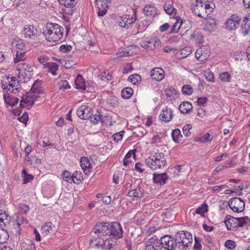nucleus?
<instances>
[{"mask_svg":"<svg viewBox=\"0 0 250 250\" xmlns=\"http://www.w3.org/2000/svg\"><path fill=\"white\" fill-rule=\"evenodd\" d=\"M63 30L61 25L50 22L46 24L43 34L48 42H56L62 38Z\"/></svg>","mask_w":250,"mask_h":250,"instance_id":"nucleus-1","label":"nucleus"},{"mask_svg":"<svg viewBox=\"0 0 250 250\" xmlns=\"http://www.w3.org/2000/svg\"><path fill=\"white\" fill-rule=\"evenodd\" d=\"M145 164L151 169L162 168L167 164L166 158L163 152H155L145 161Z\"/></svg>","mask_w":250,"mask_h":250,"instance_id":"nucleus-2","label":"nucleus"},{"mask_svg":"<svg viewBox=\"0 0 250 250\" xmlns=\"http://www.w3.org/2000/svg\"><path fill=\"white\" fill-rule=\"evenodd\" d=\"M175 241L179 248L188 249L191 247L192 236L191 234L187 231H179L175 235Z\"/></svg>","mask_w":250,"mask_h":250,"instance_id":"nucleus-3","label":"nucleus"},{"mask_svg":"<svg viewBox=\"0 0 250 250\" xmlns=\"http://www.w3.org/2000/svg\"><path fill=\"white\" fill-rule=\"evenodd\" d=\"M228 205L230 208L234 212H242L245 207V202L240 198L233 197L229 199Z\"/></svg>","mask_w":250,"mask_h":250,"instance_id":"nucleus-4","label":"nucleus"},{"mask_svg":"<svg viewBox=\"0 0 250 250\" xmlns=\"http://www.w3.org/2000/svg\"><path fill=\"white\" fill-rule=\"evenodd\" d=\"M22 34L23 37L27 41L36 40L38 37V32L33 25H26L23 29Z\"/></svg>","mask_w":250,"mask_h":250,"instance_id":"nucleus-5","label":"nucleus"},{"mask_svg":"<svg viewBox=\"0 0 250 250\" xmlns=\"http://www.w3.org/2000/svg\"><path fill=\"white\" fill-rule=\"evenodd\" d=\"M162 247L167 250H173L175 247H177L175 241V238L167 235L162 237L160 240Z\"/></svg>","mask_w":250,"mask_h":250,"instance_id":"nucleus-6","label":"nucleus"},{"mask_svg":"<svg viewBox=\"0 0 250 250\" xmlns=\"http://www.w3.org/2000/svg\"><path fill=\"white\" fill-rule=\"evenodd\" d=\"M111 229L109 231V236L117 240L123 236V230L121 225L117 222H113L110 224Z\"/></svg>","mask_w":250,"mask_h":250,"instance_id":"nucleus-7","label":"nucleus"},{"mask_svg":"<svg viewBox=\"0 0 250 250\" xmlns=\"http://www.w3.org/2000/svg\"><path fill=\"white\" fill-rule=\"evenodd\" d=\"M111 229L110 224L107 223H100L95 226L94 232L100 236H109V231Z\"/></svg>","mask_w":250,"mask_h":250,"instance_id":"nucleus-8","label":"nucleus"},{"mask_svg":"<svg viewBox=\"0 0 250 250\" xmlns=\"http://www.w3.org/2000/svg\"><path fill=\"white\" fill-rule=\"evenodd\" d=\"M241 19V18L237 15H231L225 22L226 28L230 30H235L239 26Z\"/></svg>","mask_w":250,"mask_h":250,"instance_id":"nucleus-9","label":"nucleus"},{"mask_svg":"<svg viewBox=\"0 0 250 250\" xmlns=\"http://www.w3.org/2000/svg\"><path fill=\"white\" fill-rule=\"evenodd\" d=\"M18 83L19 81L15 77H10L9 76H5L1 80L2 88L7 91H10L11 88L17 86V84Z\"/></svg>","mask_w":250,"mask_h":250,"instance_id":"nucleus-10","label":"nucleus"},{"mask_svg":"<svg viewBox=\"0 0 250 250\" xmlns=\"http://www.w3.org/2000/svg\"><path fill=\"white\" fill-rule=\"evenodd\" d=\"M78 116L83 120L88 119L92 114V111L90 107L86 105L80 106L77 110Z\"/></svg>","mask_w":250,"mask_h":250,"instance_id":"nucleus-11","label":"nucleus"},{"mask_svg":"<svg viewBox=\"0 0 250 250\" xmlns=\"http://www.w3.org/2000/svg\"><path fill=\"white\" fill-rule=\"evenodd\" d=\"M110 2V0H95L96 4L98 8V16L103 17L107 12L108 7V3Z\"/></svg>","mask_w":250,"mask_h":250,"instance_id":"nucleus-12","label":"nucleus"},{"mask_svg":"<svg viewBox=\"0 0 250 250\" xmlns=\"http://www.w3.org/2000/svg\"><path fill=\"white\" fill-rule=\"evenodd\" d=\"M210 55V51L208 46H202L197 49L195 53V57L199 61L207 60Z\"/></svg>","mask_w":250,"mask_h":250,"instance_id":"nucleus-13","label":"nucleus"},{"mask_svg":"<svg viewBox=\"0 0 250 250\" xmlns=\"http://www.w3.org/2000/svg\"><path fill=\"white\" fill-rule=\"evenodd\" d=\"M37 98H35L33 94L29 92L25 97H22L20 102V106L22 107H26L30 109L33 106L35 100Z\"/></svg>","mask_w":250,"mask_h":250,"instance_id":"nucleus-14","label":"nucleus"},{"mask_svg":"<svg viewBox=\"0 0 250 250\" xmlns=\"http://www.w3.org/2000/svg\"><path fill=\"white\" fill-rule=\"evenodd\" d=\"M141 46L145 48L152 50L155 48L161 46V42L157 37H155L149 41H145L141 43Z\"/></svg>","mask_w":250,"mask_h":250,"instance_id":"nucleus-15","label":"nucleus"},{"mask_svg":"<svg viewBox=\"0 0 250 250\" xmlns=\"http://www.w3.org/2000/svg\"><path fill=\"white\" fill-rule=\"evenodd\" d=\"M160 245V241L156 236H154L146 242L145 247L143 250H158L157 248Z\"/></svg>","mask_w":250,"mask_h":250,"instance_id":"nucleus-16","label":"nucleus"},{"mask_svg":"<svg viewBox=\"0 0 250 250\" xmlns=\"http://www.w3.org/2000/svg\"><path fill=\"white\" fill-rule=\"evenodd\" d=\"M135 20L132 18H130L129 15H125L119 17L117 20L118 24L121 27L128 28L131 24L133 23Z\"/></svg>","mask_w":250,"mask_h":250,"instance_id":"nucleus-17","label":"nucleus"},{"mask_svg":"<svg viewBox=\"0 0 250 250\" xmlns=\"http://www.w3.org/2000/svg\"><path fill=\"white\" fill-rule=\"evenodd\" d=\"M143 184H138L137 187L134 189L130 190L127 196L130 197L142 198L144 196L145 190Z\"/></svg>","mask_w":250,"mask_h":250,"instance_id":"nucleus-18","label":"nucleus"},{"mask_svg":"<svg viewBox=\"0 0 250 250\" xmlns=\"http://www.w3.org/2000/svg\"><path fill=\"white\" fill-rule=\"evenodd\" d=\"M200 2H198V0H196V4L193 5L191 8L192 12L198 16L205 18L207 16V14H205V8L204 4H202L203 1L200 0Z\"/></svg>","mask_w":250,"mask_h":250,"instance_id":"nucleus-19","label":"nucleus"},{"mask_svg":"<svg viewBox=\"0 0 250 250\" xmlns=\"http://www.w3.org/2000/svg\"><path fill=\"white\" fill-rule=\"evenodd\" d=\"M169 179V176L166 172L162 173H153V181L154 183L162 186L165 185Z\"/></svg>","mask_w":250,"mask_h":250,"instance_id":"nucleus-20","label":"nucleus"},{"mask_svg":"<svg viewBox=\"0 0 250 250\" xmlns=\"http://www.w3.org/2000/svg\"><path fill=\"white\" fill-rule=\"evenodd\" d=\"M238 218L231 216H227L225 220V223L228 230L235 231L237 229Z\"/></svg>","mask_w":250,"mask_h":250,"instance_id":"nucleus-21","label":"nucleus"},{"mask_svg":"<svg viewBox=\"0 0 250 250\" xmlns=\"http://www.w3.org/2000/svg\"><path fill=\"white\" fill-rule=\"evenodd\" d=\"M41 81L36 80L32 85L29 92L35 96V98L39 97L38 94L42 93L43 88L41 86Z\"/></svg>","mask_w":250,"mask_h":250,"instance_id":"nucleus-22","label":"nucleus"},{"mask_svg":"<svg viewBox=\"0 0 250 250\" xmlns=\"http://www.w3.org/2000/svg\"><path fill=\"white\" fill-rule=\"evenodd\" d=\"M80 163L83 172L86 175L89 174L92 166L89 159L86 157H82Z\"/></svg>","mask_w":250,"mask_h":250,"instance_id":"nucleus-23","label":"nucleus"},{"mask_svg":"<svg viewBox=\"0 0 250 250\" xmlns=\"http://www.w3.org/2000/svg\"><path fill=\"white\" fill-rule=\"evenodd\" d=\"M55 230V227L50 222L43 224L41 228V233L44 236L47 235L49 233H53Z\"/></svg>","mask_w":250,"mask_h":250,"instance_id":"nucleus-24","label":"nucleus"},{"mask_svg":"<svg viewBox=\"0 0 250 250\" xmlns=\"http://www.w3.org/2000/svg\"><path fill=\"white\" fill-rule=\"evenodd\" d=\"M165 76L164 71L160 68H155L151 71V77L152 79L156 81H161L164 79Z\"/></svg>","mask_w":250,"mask_h":250,"instance_id":"nucleus-25","label":"nucleus"},{"mask_svg":"<svg viewBox=\"0 0 250 250\" xmlns=\"http://www.w3.org/2000/svg\"><path fill=\"white\" fill-rule=\"evenodd\" d=\"M172 116V110L170 108H166L162 111L159 118L163 122H168L171 120Z\"/></svg>","mask_w":250,"mask_h":250,"instance_id":"nucleus-26","label":"nucleus"},{"mask_svg":"<svg viewBox=\"0 0 250 250\" xmlns=\"http://www.w3.org/2000/svg\"><path fill=\"white\" fill-rule=\"evenodd\" d=\"M101 236L98 235V236L96 237L92 238L89 242L90 247L93 248L102 249L104 238H101Z\"/></svg>","mask_w":250,"mask_h":250,"instance_id":"nucleus-27","label":"nucleus"},{"mask_svg":"<svg viewBox=\"0 0 250 250\" xmlns=\"http://www.w3.org/2000/svg\"><path fill=\"white\" fill-rule=\"evenodd\" d=\"M116 240L111 238H104L102 250H111L115 248L116 245Z\"/></svg>","mask_w":250,"mask_h":250,"instance_id":"nucleus-28","label":"nucleus"},{"mask_svg":"<svg viewBox=\"0 0 250 250\" xmlns=\"http://www.w3.org/2000/svg\"><path fill=\"white\" fill-rule=\"evenodd\" d=\"M173 2L171 0H167L164 5V8L166 13L171 16H174L177 10L173 7Z\"/></svg>","mask_w":250,"mask_h":250,"instance_id":"nucleus-29","label":"nucleus"},{"mask_svg":"<svg viewBox=\"0 0 250 250\" xmlns=\"http://www.w3.org/2000/svg\"><path fill=\"white\" fill-rule=\"evenodd\" d=\"M59 65L56 62H48L46 64L45 68L47 69V72L52 73L54 76H56L58 74L57 72L59 70Z\"/></svg>","mask_w":250,"mask_h":250,"instance_id":"nucleus-30","label":"nucleus"},{"mask_svg":"<svg viewBox=\"0 0 250 250\" xmlns=\"http://www.w3.org/2000/svg\"><path fill=\"white\" fill-rule=\"evenodd\" d=\"M143 12L146 16L154 17L158 14V10L153 6L146 5L143 8Z\"/></svg>","mask_w":250,"mask_h":250,"instance_id":"nucleus-31","label":"nucleus"},{"mask_svg":"<svg viewBox=\"0 0 250 250\" xmlns=\"http://www.w3.org/2000/svg\"><path fill=\"white\" fill-rule=\"evenodd\" d=\"M179 109L183 114L188 113L192 109V105L189 102H184L179 105Z\"/></svg>","mask_w":250,"mask_h":250,"instance_id":"nucleus-32","label":"nucleus"},{"mask_svg":"<svg viewBox=\"0 0 250 250\" xmlns=\"http://www.w3.org/2000/svg\"><path fill=\"white\" fill-rule=\"evenodd\" d=\"M75 84L76 88L79 89H81L82 90L85 89V88H86L85 82L82 75L79 74L77 76V77L75 81Z\"/></svg>","mask_w":250,"mask_h":250,"instance_id":"nucleus-33","label":"nucleus"},{"mask_svg":"<svg viewBox=\"0 0 250 250\" xmlns=\"http://www.w3.org/2000/svg\"><path fill=\"white\" fill-rule=\"evenodd\" d=\"M243 21L245 23L241 27V33L244 36H247L250 32V19L249 18H246Z\"/></svg>","mask_w":250,"mask_h":250,"instance_id":"nucleus-34","label":"nucleus"},{"mask_svg":"<svg viewBox=\"0 0 250 250\" xmlns=\"http://www.w3.org/2000/svg\"><path fill=\"white\" fill-rule=\"evenodd\" d=\"M202 4H204L205 12V14H207V16L210 14L215 7V4L212 2L203 1Z\"/></svg>","mask_w":250,"mask_h":250,"instance_id":"nucleus-35","label":"nucleus"},{"mask_svg":"<svg viewBox=\"0 0 250 250\" xmlns=\"http://www.w3.org/2000/svg\"><path fill=\"white\" fill-rule=\"evenodd\" d=\"M11 220V217L4 210H0V224L5 225Z\"/></svg>","mask_w":250,"mask_h":250,"instance_id":"nucleus-36","label":"nucleus"},{"mask_svg":"<svg viewBox=\"0 0 250 250\" xmlns=\"http://www.w3.org/2000/svg\"><path fill=\"white\" fill-rule=\"evenodd\" d=\"M3 98L5 103L9 105L14 106L18 104L19 102V99L17 98L12 97L7 94L3 95Z\"/></svg>","mask_w":250,"mask_h":250,"instance_id":"nucleus-37","label":"nucleus"},{"mask_svg":"<svg viewBox=\"0 0 250 250\" xmlns=\"http://www.w3.org/2000/svg\"><path fill=\"white\" fill-rule=\"evenodd\" d=\"M165 92L167 97L169 98L170 100L176 99L178 96L177 90L173 87L166 89Z\"/></svg>","mask_w":250,"mask_h":250,"instance_id":"nucleus-38","label":"nucleus"},{"mask_svg":"<svg viewBox=\"0 0 250 250\" xmlns=\"http://www.w3.org/2000/svg\"><path fill=\"white\" fill-rule=\"evenodd\" d=\"M173 141L176 143H179L182 140V135L181 134V131L179 129H174L172 133Z\"/></svg>","mask_w":250,"mask_h":250,"instance_id":"nucleus-39","label":"nucleus"},{"mask_svg":"<svg viewBox=\"0 0 250 250\" xmlns=\"http://www.w3.org/2000/svg\"><path fill=\"white\" fill-rule=\"evenodd\" d=\"M133 90L129 87H127L123 89L122 91V96L124 99H129L133 95Z\"/></svg>","mask_w":250,"mask_h":250,"instance_id":"nucleus-40","label":"nucleus"},{"mask_svg":"<svg viewBox=\"0 0 250 250\" xmlns=\"http://www.w3.org/2000/svg\"><path fill=\"white\" fill-rule=\"evenodd\" d=\"M183 24V22L182 20H177V21L173 25L170 31V34L178 33Z\"/></svg>","mask_w":250,"mask_h":250,"instance_id":"nucleus-41","label":"nucleus"},{"mask_svg":"<svg viewBox=\"0 0 250 250\" xmlns=\"http://www.w3.org/2000/svg\"><path fill=\"white\" fill-rule=\"evenodd\" d=\"M21 174L23 179V184H26L33 180L34 176L31 174H28L25 169L22 170Z\"/></svg>","mask_w":250,"mask_h":250,"instance_id":"nucleus-42","label":"nucleus"},{"mask_svg":"<svg viewBox=\"0 0 250 250\" xmlns=\"http://www.w3.org/2000/svg\"><path fill=\"white\" fill-rule=\"evenodd\" d=\"M190 38L199 43H201L203 42V37L202 35L198 32H193L190 35Z\"/></svg>","mask_w":250,"mask_h":250,"instance_id":"nucleus-43","label":"nucleus"},{"mask_svg":"<svg viewBox=\"0 0 250 250\" xmlns=\"http://www.w3.org/2000/svg\"><path fill=\"white\" fill-rule=\"evenodd\" d=\"M25 52L23 50H18L16 53V57L14 59V62L17 63L21 61L24 60Z\"/></svg>","mask_w":250,"mask_h":250,"instance_id":"nucleus-44","label":"nucleus"},{"mask_svg":"<svg viewBox=\"0 0 250 250\" xmlns=\"http://www.w3.org/2000/svg\"><path fill=\"white\" fill-rule=\"evenodd\" d=\"M62 4L66 7H73L77 3V0H58Z\"/></svg>","mask_w":250,"mask_h":250,"instance_id":"nucleus-45","label":"nucleus"},{"mask_svg":"<svg viewBox=\"0 0 250 250\" xmlns=\"http://www.w3.org/2000/svg\"><path fill=\"white\" fill-rule=\"evenodd\" d=\"M219 78L223 83L229 82L231 80V76L228 72H225L220 74Z\"/></svg>","mask_w":250,"mask_h":250,"instance_id":"nucleus-46","label":"nucleus"},{"mask_svg":"<svg viewBox=\"0 0 250 250\" xmlns=\"http://www.w3.org/2000/svg\"><path fill=\"white\" fill-rule=\"evenodd\" d=\"M62 177L64 181L69 183H73V179L72 178V175L69 171L67 170L64 171L62 173Z\"/></svg>","mask_w":250,"mask_h":250,"instance_id":"nucleus-47","label":"nucleus"},{"mask_svg":"<svg viewBox=\"0 0 250 250\" xmlns=\"http://www.w3.org/2000/svg\"><path fill=\"white\" fill-rule=\"evenodd\" d=\"M182 91L183 94L189 95L193 92V89L190 85L185 84L182 86Z\"/></svg>","mask_w":250,"mask_h":250,"instance_id":"nucleus-48","label":"nucleus"},{"mask_svg":"<svg viewBox=\"0 0 250 250\" xmlns=\"http://www.w3.org/2000/svg\"><path fill=\"white\" fill-rule=\"evenodd\" d=\"M73 179V183H79V181L83 180V176L81 172L76 171L72 174Z\"/></svg>","mask_w":250,"mask_h":250,"instance_id":"nucleus-49","label":"nucleus"},{"mask_svg":"<svg viewBox=\"0 0 250 250\" xmlns=\"http://www.w3.org/2000/svg\"><path fill=\"white\" fill-rule=\"evenodd\" d=\"M9 237L7 231L4 229H0V244H3L6 242Z\"/></svg>","mask_w":250,"mask_h":250,"instance_id":"nucleus-50","label":"nucleus"},{"mask_svg":"<svg viewBox=\"0 0 250 250\" xmlns=\"http://www.w3.org/2000/svg\"><path fill=\"white\" fill-rule=\"evenodd\" d=\"M132 154H133L134 156H135V154L133 153V152L131 151H128L126 154L123 160L124 166H127L131 162L130 159Z\"/></svg>","mask_w":250,"mask_h":250,"instance_id":"nucleus-51","label":"nucleus"},{"mask_svg":"<svg viewBox=\"0 0 250 250\" xmlns=\"http://www.w3.org/2000/svg\"><path fill=\"white\" fill-rule=\"evenodd\" d=\"M128 80L133 84H136L141 81V77L137 74H134L130 75Z\"/></svg>","mask_w":250,"mask_h":250,"instance_id":"nucleus-52","label":"nucleus"},{"mask_svg":"<svg viewBox=\"0 0 250 250\" xmlns=\"http://www.w3.org/2000/svg\"><path fill=\"white\" fill-rule=\"evenodd\" d=\"M13 44H15V46L19 50H23L25 47L24 43L21 40H15L13 42Z\"/></svg>","mask_w":250,"mask_h":250,"instance_id":"nucleus-53","label":"nucleus"},{"mask_svg":"<svg viewBox=\"0 0 250 250\" xmlns=\"http://www.w3.org/2000/svg\"><path fill=\"white\" fill-rule=\"evenodd\" d=\"M238 223L237 224L238 228L243 227L249 220V217L247 216L238 218Z\"/></svg>","mask_w":250,"mask_h":250,"instance_id":"nucleus-54","label":"nucleus"},{"mask_svg":"<svg viewBox=\"0 0 250 250\" xmlns=\"http://www.w3.org/2000/svg\"><path fill=\"white\" fill-rule=\"evenodd\" d=\"M204 75L208 81L210 82H213L214 81L213 74L209 70H205Z\"/></svg>","mask_w":250,"mask_h":250,"instance_id":"nucleus-55","label":"nucleus"},{"mask_svg":"<svg viewBox=\"0 0 250 250\" xmlns=\"http://www.w3.org/2000/svg\"><path fill=\"white\" fill-rule=\"evenodd\" d=\"M182 58H186L191 53V50L189 47H186L180 50Z\"/></svg>","mask_w":250,"mask_h":250,"instance_id":"nucleus-56","label":"nucleus"},{"mask_svg":"<svg viewBox=\"0 0 250 250\" xmlns=\"http://www.w3.org/2000/svg\"><path fill=\"white\" fill-rule=\"evenodd\" d=\"M90 122L94 125H96L98 123L99 121L103 122L102 118L101 115L95 114L92 117H90Z\"/></svg>","mask_w":250,"mask_h":250,"instance_id":"nucleus-57","label":"nucleus"},{"mask_svg":"<svg viewBox=\"0 0 250 250\" xmlns=\"http://www.w3.org/2000/svg\"><path fill=\"white\" fill-rule=\"evenodd\" d=\"M212 138L209 133L205 134L203 136L198 139V141L202 143L209 142L211 141Z\"/></svg>","mask_w":250,"mask_h":250,"instance_id":"nucleus-58","label":"nucleus"},{"mask_svg":"<svg viewBox=\"0 0 250 250\" xmlns=\"http://www.w3.org/2000/svg\"><path fill=\"white\" fill-rule=\"evenodd\" d=\"M225 246L229 250H233L234 249L236 246V243L235 242L231 240H228L226 241L225 243Z\"/></svg>","mask_w":250,"mask_h":250,"instance_id":"nucleus-59","label":"nucleus"},{"mask_svg":"<svg viewBox=\"0 0 250 250\" xmlns=\"http://www.w3.org/2000/svg\"><path fill=\"white\" fill-rule=\"evenodd\" d=\"M194 242L195 244L194 246V249L195 250H201L202 246L201 244V240L197 236H194Z\"/></svg>","mask_w":250,"mask_h":250,"instance_id":"nucleus-60","label":"nucleus"},{"mask_svg":"<svg viewBox=\"0 0 250 250\" xmlns=\"http://www.w3.org/2000/svg\"><path fill=\"white\" fill-rule=\"evenodd\" d=\"M39 144L41 146H42L43 147L52 146L53 145L52 142H50L49 140L45 138L40 139L39 141Z\"/></svg>","mask_w":250,"mask_h":250,"instance_id":"nucleus-61","label":"nucleus"},{"mask_svg":"<svg viewBox=\"0 0 250 250\" xmlns=\"http://www.w3.org/2000/svg\"><path fill=\"white\" fill-rule=\"evenodd\" d=\"M191 125L190 124H188L184 126L183 127V132L185 136L188 137L190 135L191 133L189 130L191 129Z\"/></svg>","mask_w":250,"mask_h":250,"instance_id":"nucleus-62","label":"nucleus"},{"mask_svg":"<svg viewBox=\"0 0 250 250\" xmlns=\"http://www.w3.org/2000/svg\"><path fill=\"white\" fill-rule=\"evenodd\" d=\"M129 47L125 48L122 52L117 53L118 56L120 57L129 56L131 53L128 51Z\"/></svg>","mask_w":250,"mask_h":250,"instance_id":"nucleus-63","label":"nucleus"},{"mask_svg":"<svg viewBox=\"0 0 250 250\" xmlns=\"http://www.w3.org/2000/svg\"><path fill=\"white\" fill-rule=\"evenodd\" d=\"M133 70V68L130 63H126L125 64L123 68L122 72L124 74H127Z\"/></svg>","mask_w":250,"mask_h":250,"instance_id":"nucleus-64","label":"nucleus"}]
</instances>
